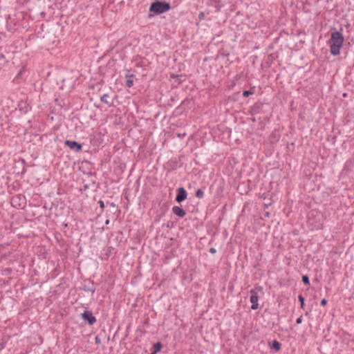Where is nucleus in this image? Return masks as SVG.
Wrapping results in <instances>:
<instances>
[{
    "label": "nucleus",
    "mask_w": 354,
    "mask_h": 354,
    "mask_svg": "<svg viewBox=\"0 0 354 354\" xmlns=\"http://www.w3.org/2000/svg\"><path fill=\"white\" fill-rule=\"evenodd\" d=\"M344 40V37L340 31L335 30L332 32L328 40L331 55L334 56L339 55Z\"/></svg>",
    "instance_id": "1"
},
{
    "label": "nucleus",
    "mask_w": 354,
    "mask_h": 354,
    "mask_svg": "<svg viewBox=\"0 0 354 354\" xmlns=\"http://www.w3.org/2000/svg\"><path fill=\"white\" fill-rule=\"evenodd\" d=\"M170 8L171 6L169 3L157 0L151 4L149 11L156 15H160L167 12Z\"/></svg>",
    "instance_id": "2"
},
{
    "label": "nucleus",
    "mask_w": 354,
    "mask_h": 354,
    "mask_svg": "<svg viewBox=\"0 0 354 354\" xmlns=\"http://www.w3.org/2000/svg\"><path fill=\"white\" fill-rule=\"evenodd\" d=\"M263 290L261 286H257L255 288L251 289L250 293L251 294L250 301L252 303L251 309L257 310L259 308V296L258 292H260Z\"/></svg>",
    "instance_id": "3"
},
{
    "label": "nucleus",
    "mask_w": 354,
    "mask_h": 354,
    "mask_svg": "<svg viewBox=\"0 0 354 354\" xmlns=\"http://www.w3.org/2000/svg\"><path fill=\"white\" fill-rule=\"evenodd\" d=\"M26 203V198L21 194L13 196L11 200V204L13 207H24Z\"/></svg>",
    "instance_id": "4"
},
{
    "label": "nucleus",
    "mask_w": 354,
    "mask_h": 354,
    "mask_svg": "<svg viewBox=\"0 0 354 354\" xmlns=\"http://www.w3.org/2000/svg\"><path fill=\"white\" fill-rule=\"evenodd\" d=\"M82 319L86 322L90 326L93 325L96 322V318L89 310H84L82 315Z\"/></svg>",
    "instance_id": "5"
},
{
    "label": "nucleus",
    "mask_w": 354,
    "mask_h": 354,
    "mask_svg": "<svg viewBox=\"0 0 354 354\" xmlns=\"http://www.w3.org/2000/svg\"><path fill=\"white\" fill-rule=\"evenodd\" d=\"M64 145L68 146L71 149L74 150L75 152H79L82 149V145L74 140H66Z\"/></svg>",
    "instance_id": "6"
},
{
    "label": "nucleus",
    "mask_w": 354,
    "mask_h": 354,
    "mask_svg": "<svg viewBox=\"0 0 354 354\" xmlns=\"http://www.w3.org/2000/svg\"><path fill=\"white\" fill-rule=\"evenodd\" d=\"M187 194L184 187H180L178 188L177 194L176 196V201L178 203H181V202L184 201L187 198Z\"/></svg>",
    "instance_id": "7"
},
{
    "label": "nucleus",
    "mask_w": 354,
    "mask_h": 354,
    "mask_svg": "<svg viewBox=\"0 0 354 354\" xmlns=\"http://www.w3.org/2000/svg\"><path fill=\"white\" fill-rule=\"evenodd\" d=\"M172 212L180 218H183L186 215V212L178 206H174L172 207Z\"/></svg>",
    "instance_id": "8"
},
{
    "label": "nucleus",
    "mask_w": 354,
    "mask_h": 354,
    "mask_svg": "<svg viewBox=\"0 0 354 354\" xmlns=\"http://www.w3.org/2000/svg\"><path fill=\"white\" fill-rule=\"evenodd\" d=\"M165 167L169 171H174L178 167V161L176 160H169L167 162Z\"/></svg>",
    "instance_id": "9"
},
{
    "label": "nucleus",
    "mask_w": 354,
    "mask_h": 354,
    "mask_svg": "<svg viewBox=\"0 0 354 354\" xmlns=\"http://www.w3.org/2000/svg\"><path fill=\"white\" fill-rule=\"evenodd\" d=\"M125 78H126V86L129 88L131 87L133 85L134 75H133V74L126 75Z\"/></svg>",
    "instance_id": "10"
},
{
    "label": "nucleus",
    "mask_w": 354,
    "mask_h": 354,
    "mask_svg": "<svg viewBox=\"0 0 354 354\" xmlns=\"http://www.w3.org/2000/svg\"><path fill=\"white\" fill-rule=\"evenodd\" d=\"M89 283L91 284V286L85 284L82 286V289L84 291L91 292L93 294L95 292V288L93 287V281H89Z\"/></svg>",
    "instance_id": "11"
},
{
    "label": "nucleus",
    "mask_w": 354,
    "mask_h": 354,
    "mask_svg": "<svg viewBox=\"0 0 354 354\" xmlns=\"http://www.w3.org/2000/svg\"><path fill=\"white\" fill-rule=\"evenodd\" d=\"M270 347L276 351H279L281 349V344L277 340H273L270 343Z\"/></svg>",
    "instance_id": "12"
},
{
    "label": "nucleus",
    "mask_w": 354,
    "mask_h": 354,
    "mask_svg": "<svg viewBox=\"0 0 354 354\" xmlns=\"http://www.w3.org/2000/svg\"><path fill=\"white\" fill-rule=\"evenodd\" d=\"M109 95L106 94V93H104L100 98L101 101L103 102V103H105L106 104H107L109 106H111L113 105V102H111L108 100V98H109Z\"/></svg>",
    "instance_id": "13"
},
{
    "label": "nucleus",
    "mask_w": 354,
    "mask_h": 354,
    "mask_svg": "<svg viewBox=\"0 0 354 354\" xmlns=\"http://www.w3.org/2000/svg\"><path fill=\"white\" fill-rule=\"evenodd\" d=\"M262 106H263V103L257 102L252 107V111L254 113H259V111L261 109Z\"/></svg>",
    "instance_id": "14"
},
{
    "label": "nucleus",
    "mask_w": 354,
    "mask_h": 354,
    "mask_svg": "<svg viewBox=\"0 0 354 354\" xmlns=\"http://www.w3.org/2000/svg\"><path fill=\"white\" fill-rule=\"evenodd\" d=\"M162 348V344L160 342H158L153 344V351L155 352V353L160 352L161 351Z\"/></svg>",
    "instance_id": "15"
},
{
    "label": "nucleus",
    "mask_w": 354,
    "mask_h": 354,
    "mask_svg": "<svg viewBox=\"0 0 354 354\" xmlns=\"http://www.w3.org/2000/svg\"><path fill=\"white\" fill-rule=\"evenodd\" d=\"M196 196L198 198H202L204 196V192L202 189H198L196 192Z\"/></svg>",
    "instance_id": "16"
},
{
    "label": "nucleus",
    "mask_w": 354,
    "mask_h": 354,
    "mask_svg": "<svg viewBox=\"0 0 354 354\" xmlns=\"http://www.w3.org/2000/svg\"><path fill=\"white\" fill-rule=\"evenodd\" d=\"M302 281L304 284L307 286H310V280L308 275H303L302 276Z\"/></svg>",
    "instance_id": "17"
},
{
    "label": "nucleus",
    "mask_w": 354,
    "mask_h": 354,
    "mask_svg": "<svg viewBox=\"0 0 354 354\" xmlns=\"http://www.w3.org/2000/svg\"><path fill=\"white\" fill-rule=\"evenodd\" d=\"M253 93H254V91L252 90L244 91L243 92V96L247 97L250 96V95H252Z\"/></svg>",
    "instance_id": "18"
},
{
    "label": "nucleus",
    "mask_w": 354,
    "mask_h": 354,
    "mask_svg": "<svg viewBox=\"0 0 354 354\" xmlns=\"http://www.w3.org/2000/svg\"><path fill=\"white\" fill-rule=\"evenodd\" d=\"M298 299H299V301H300V303H301V308H304V305H305V304H304V297H303L301 295H299L298 296Z\"/></svg>",
    "instance_id": "19"
},
{
    "label": "nucleus",
    "mask_w": 354,
    "mask_h": 354,
    "mask_svg": "<svg viewBox=\"0 0 354 354\" xmlns=\"http://www.w3.org/2000/svg\"><path fill=\"white\" fill-rule=\"evenodd\" d=\"M102 209H104V203L102 200H100L97 203Z\"/></svg>",
    "instance_id": "20"
},
{
    "label": "nucleus",
    "mask_w": 354,
    "mask_h": 354,
    "mask_svg": "<svg viewBox=\"0 0 354 354\" xmlns=\"http://www.w3.org/2000/svg\"><path fill=\"white\" fill-rule=\"evenodd\" d=\"M170 77L172 79H179L181 77V75H176V74H171Z\"/></svg>",
    "instance_id": "21"
},
{
    "label": "nucleus",
    "mask_w": 354,
    "mask_h": 354,
    "mask_svg": "<svg viewBox=\"0 0 354 354\" xmlns=\"http://www.w3.org/2000/svg\"><path fill=\"white\" fill-rule=\"evenodd\" d=\"M302 321H303V318H302V315H301L299 317H298V318L297 319V320H296V323H297V324H301Z\"/></svg>",
    "instance_id": "22"
},
{
    "label": "nucleus",
    "mask_w": 354,
    "mask_h": 354,
    "mask_svg": "<svg viewBox=\"0 0 354 354\" xmlns=\"http://www.w3.org/2000/svg\"><path fill=\"white\" fill-rule=\"evenodd\" d=\"M177 136H178V138H183L184 137H185V136H186V133H178L177 134Z\"/></svg>",
    "instance_id": "23"
},
{
    "label": "nucleus",
    "mask_w": 354,
    "mask_h": 354,
    "mask_svg": "<svg viewBox=\"0 0 354 354\" xmlns=\"http://www.w3.org/2000/svg\"><path fill=\"white\" fill-rule=\"evenodd\" d=\"M326 304H327V300H326V299H323L321 301V303H320V304H321V306H326Z\"/></svg>",
    "instance_id": "24"
},
{
    "label": "nucleus",
    "mask_w": 354,
    "mask_h": 354,
    "mask_svg": "<svg viewBox=\"0 0 354 354\" xmlns=\"http://www.w3.org/2000/svg\"><path fill=\"white\" fill-rule=\"evenodd\" d=\"M204 17H205V14H204V12H201L199 13L198 18H199L201 20H202V19H204Z\"/></svg>",
    "instance_id": "25"
},
{
    "label": "nucleus",
    "mask_w": 354,
    "mask_h": 354,
    "mask_svg": "<svg viewBox=\"0 0 354 354\" xmlns=\"http://www.w3.org/2000/svg\"><path fill=\"white\" fill-rule=\"evenodd\" d=\"M95 344H100V342H101L100 337H97H97H95Z\"/></svg>",
    "instance_id": "26"
},
{
    "label": "nucleus",
    "mask_w": 354,
    "mask_h": 354,
    "mask_svg": "<svg viewBox=\"0 0 354 354\" xmlns=\"http://www.w3.org/2000/svg\"><path fill=\"white\" fill-rule=\"evenodd\" d=\"M209 252L212 254H215L216 252V250L214 248H211L209 250Z\"/></svg>",
    "instance_id": "27"
},
{
    "label": "nucleus",
    "mask_w": 354,
    "mask_h": 354,
    "mask_svg": "<svg viewBox=\"0 0 354 354\" xmlns=\"http://www.w3.org/2000/svg\"><path fill=\"white\" fill-rule=\"evenodd\" d=\"M263 216L265 218H268L270 216V212H264Z\"/></svg>",
    "instance_id": "28"
},
{
    "label": "nucleus",
    "mask_w": 354,
    "mask_h": 354,
    "mask_svg": "<svg viewBox=\"0 0 354 354\" xmlns=\"http://www.w3.org/2000/svg\"><path fill=\"white\" fill-rule=\"evenodd\" d=\"M271 204H272V203H271V202H269V203H265V204H264V206H265L266 208H268L269 206H270V205H271Z\"/></svg>",
    "instance_id": "29"
},
{
    "label": "nucleus",
    "mask_w": 354,
    "mask_h": 354,
    "mask_svg": "<svg viewBox=\"0 0 354 354\" xmlns=\"http://www.w3.org/2000/svg\"><path fill=\"white\" fill-rule=\"evenodd\" d=\"M4 58H5L4 55H3V53H1V54H0V59H4Z\"/></svg>",
    "instance_id": "30"
},
{
    "label": "nucleus",
    "mask_w": 354,
    "mask_h": 354,
    "mask_svg": "<svg viewBox=\"0 0 354 354\" xmlns=\"http://www.w3.org/2000/svg\"><path fill=\"white\" fill-rule=\"evenodd\" d=\"M109 223H110L109 219H106V221H105V224H106V225H109Z\"/></svg>",
    "instance_id": "31"
},
{
    "label": "nucleus",
    "mask_w": 354,
    "mask_h": 354,
    "mask_svg": "<svg viewBox=\"0 0 354 354\" xmlns=\"http://www.w3.org/2000/svg\"><path fill=\"white\" fill-rule=\"evenodd\" d=\"M88 188V186L87 185H84V189H87Z\"/></svg>",
    "instance_id": "32"
},
{
    "label": "nucleus",
    "mask_w": 354,
    "mask_h": 354,
    "mask_svg": "<svg viewBox=\"0 0 354 354\" xmlns=\"http://www.w3.org/2000/svg\"><path fill=\"white\" fill-rule=\"evenodd\" d=\"M110 205H111V206H112V207H113L115 206V203H111L110 204Z\"/></svg>",
    "instance_id": "33"
},
{
    "label": "nucleus",
    "mask_w": 354,
    "mask_h": 354,
    "mask_svg": "<svg viewBox=\"0 0 354 354\" xmlns=\"http://www.w3.org/2000/svg\"><path fill=\"white\" fill-rule=\"evenodd\" d=\"M264 195H265V194H263L261 197H262L263 198L266 199V197Z\"/></svg>",
    "instance_id": "34"
},
{
    "label": "nucleus",
    "mask_w": 354,
    "mask_h": 354,
    "mask_svg": "<svg viewBox=\"0 0 354 354\" xmlns=\"http://www.w3.org/2000/svg\"><path fill=\"white\" fill-rule=\"evenodd\" d=\"M178 83H180L181 82L180 78L178 79Z\"/></svg>",
    "instance_id": "35"
},
{
    "label": "nucleus",
    "mask_w": 354,
    "mask_h": 354,
    "mask_svg": "<svg viewBox=\"0 0 354 354\" xmlns=\"http://www.w3.org/2000/svg\"><path fill=\"white\" fill-rule=\"evenodd\" d=\"M150 354H157V353H155L154 351H153L152 353H151Z\"/></svg>",
    "instance_id": "36"
},
{
    "label": "nucleus",
    "mask_w": 354,
    "mask_h": 354,
    "mask_svg": "<svg viewBox=\"0 0 354 354\" xmlns=\"http://www.w3.org/2000/svg\"><path fill=\"white\" fill-rule=\"evenodd\" d=\"M49 1H50L51 0H48Z\"/></svg>",
    "instance_id": "37"
}]
</instances>
